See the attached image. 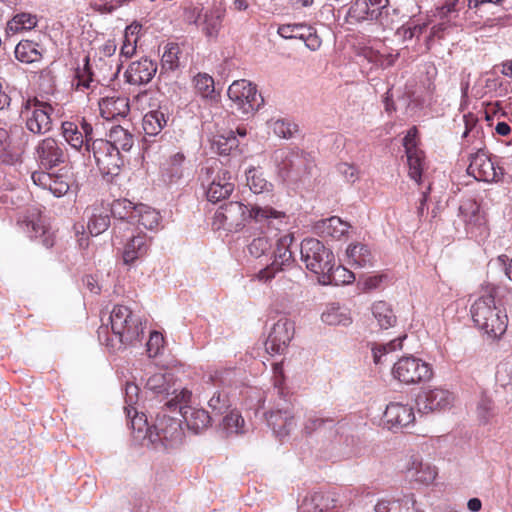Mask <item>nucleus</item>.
I'll return each mask as SVG.
<instances>
[{
	"instance_id": "nucleus-34",
	"label": "nucleus",
	"mask_w": 512,
	"mask_h": 512,
	"mask_svg": "<svg viewBox=\"0 0 512 512\" xmlns=\"http://www.w3.org/2000/svg\"><path fill=\"white\" fill-rule=\"evenodd\" d=\"M346 262L352 268H371L374 265V255L368 245L351 243L346 248Z\"/></svg>"
},
{
	"instance_id": "nucleus-5",
	"label": "nucleus",
	"mask_w": 512,
	"mask_h": 512,
	"mask_svg": "<svg viewBox=\"0 0 512 512\" xmlns=\"http://www.w3.org/2000/svg\"><path fill=\"white\" fill-rule=\"evenodd\" d=\"M276 172L283 181L297 182L310 173L313 161L308 153L286 148L276 150L272 155Z\"/></svg>"
},
{
	"instance_id": "nucleus-49",
	"label": "nucleus",
	"mask_w": 512,
	"mask_h": 512,
	"mask_svg": "<svg viewBox=\"0 0 512 512\" xmlns=\"http://www.w3.org/2000/svg\"><path fill=\"white\" fill-rule=\"evenodd\" d=\"M245 174L247 186L254 194L272 192L273 184L266 180L263 172L259 168L251 167L246 170Z\"/></svg>"
},
{
	"instance_id": "nucleus-17",
	"label": "nucleus",
	"mask_w": 512,
	"mask_h": 512,
	"mask_svg": "<svg viewBox=\"0 0 512 512\" xmlns=\"http://www.w3.org/2000/svg\"><path fill=\"white\" fill-rule=\"evenodd\" d=\"M294 240L293 234H285L281 236L276 242V248L273 251V261L271 265L259 270L254 274L253 279L262 283L271 281L277 272L284 269V267L290 266L293 259V254L290 250V246Z\"/></svg>"
},
{
	"instance_id": "nucleus-35",
	"label": "nucleus",
	"mask_w": 512,
	"mask_h": 512,
	"mask_svg": "<svg viewBox=\"0 0 512 512\" xmlns=\"http://www.w3.org/2000/svg\"><path fill=\"white\" fill-rule=\"evenodd\" d=\"M351 228L350 224L337 216L322 219L315 224V230L318 235L324 238L335 240L342 239Z\"/></svg>"
},
{
	"instance_id": "nucleus-50",
	"label": "nucleus",
	"mask_w": 512,
	"mask_h": 512,
	"mask_svg": "<svg viewBox=\"0 0 512 512\" xmlns=\"http://www.w3.org/2000/svg\"><path fill=\"white\" fill-rule=\"evenodd\" d=\"M331 502L333 500L324 493L314 492L302 500L300 509L303 512H324L332 507Z\"/></svg>"
},
{
	"instance_id": "nucleus-41",
	"label": "nucleus",
	"mask_w": 512,
	"mask_h": 512,
	"mask_svg": "<svg viewBox=\"0 0 512 512\" xmlns=\"http://www.w3.org/2000/svg\"><path fill=\"white\" fill-rule=\"evenodd\" d=\"M355 280L353 272L345 268L344 266H335V260L333 261L332 268L329 272H325L323 276H320L319 283L322 285H343L350 284Z\"/></svg>"
},
{
	"instance_id": "nucleus-44",
	"label": "nucleus",
	"mask_w": 512,
	"mask_h": 512,
	"mask_svg": "<svg viewBox=\"0 0 512 512\" xmlns=\"http://www.w3.org/2000/svg\"><path fill=\"white\" fill-rule=\"evenodd\" d=\"M168 116L160 109L147 112L142 119V127L146 135L156 136L167 125Z\"/></svg>"
},
{
	"instance_id": "nucleus-16",
	"label": "nucleus",
	"mask_w": 512,
	"mask_h": 512,
	"mask_svg": "<svg viewBox=\"0 0 512 512\" xmlns=\"http://www.w3.org/2000/svg\"><path fill=\"white\" fill-rule=\"evenodd\" d=\"M154 428V442L150 447L153 449H167L177 446L182 442L184 433L179 419L166 416H157Z\"/></svg>"
},
{
	"instance_id": "nucleus-55",
	"label": "nucleus",
	"mask_w": 512,
	"mask_h": 512,
	"mask_svg": "<svg viewBox=\"0 0 512 512\" xmlns=\"http://www.w3.org/2000/svg\"><path fill=\"white\" fill-rule=\"evenodd\" d=\"M222 429L227 435L243 434L245 432V421L242 415L235 410L230 411L222 421Z\"/></svg>"
},
{
	"instance_id": "nucleus-23",
	"label": "nucleus",
	"mask_w": 512,
	"mask_h": 512,
	"mask_svg": "<svg viewBox=\"0 0 512 512\" xmlns=\"http://www.w3.org/2000/svg\"><path fill=\"white\" fill-rule=\"evenodd\" d=\"M467 172L476 180L483 182L499 181L503 176V169L496 166V163L482 150H478L470 157Z\"/></svg>"
},
{
	"instance_id": "nucleus-21",
	"label": "nucleus",
	"mask_w": 512,
	"mask_h": 512,
	"mask_svg": "<svg viewBox=\"0 0 512 512\" xmlns=\"http://www.w3.org/2000/svg\"><path fill=\"white\" fill-rule=\"evenodd\" d=\"M294 322L281 316L271 327L265 342L266 351L271 355H282L288 350L294 336Z\"/></svg>"
},
{
	"instance_id": "nucleus-2",
	"label": "nucleus",
	"mask_w": 512,
	"mask_h": 512,
	"mask_svg": "<svg viewBox=\"0 0 512 512\" xmlns=\"http://www.w3.org/2000/svg\"><path fill=\"white\" fill-rule=\"evenodd\" d=\"M286 214L270 206L253 205L248 207L242 202L231 201L220 206L214 215V223L218 228L228 231H239L247 223L253 229L267 228L279 229L285 223Z\"/></svg>"
},
{
	"instance_id": "nucleus-7",
	"label": "nucleus",
	"mask_w": 512,
	"mask_h": 512,
	"mask_svg": "<svg viewBox=\"0 0 512 512\" xmlns=\"http://www.w3.org/2000/svg\"><path fill=\"white\" fill-rule=\"evenodd\" d=\"M202 184L207 200L212 203L228 198L235 188L231 181V173L217 160L208 162L202 169Z\"/></svg>"
},
{
	"instance_id": "nucleus-39",
	"label": "nucleus",
	"mask_w": 512,
	"mask_h": 512,
	"mask_svg": "<svg viewBox=\"0 0 512 512\" xmlns=\"http://www.w3.org/2000/svg\"><path fill=\"white\" fill-rule=\"evenodd\" d=\"M90 216L87 223V229L92 236H97L105 232L110 225V214L108 207L103 205H94L90 209Z\"/></svg>"
},
{
	"instance_id": "nucleus-13",
	"label": "nucleus",
	"mask_w": 512,
	"mask_h": 512,
	"mask_svg": "<svg viewBox=\"0 0 512 512\" xmlns=\"http://www.w3.org/2000/svg\"><path fill=\"white\" fill-rule=\"evenodd\" d=\"M458 217L465 226L466 235L478 243L489 236L487 220L481 206L474 200H466L459 206Z\"/></svg>"
},
{
	"instance_id": "nucleus-33",
	"label": "nucleus",
	"mask_w": 512,
	"mask_h": 512,
	"mask_svg": "<svg viewBox=\"0 0 512 512\" xmlns=\"http://www.w3.org/2000/svg\"><path fill=\"white\" fill-rule=\"evenodd\" d=\"M100 115L106 120L126 117L129 113V99L125 96L113 94L99 101Z\"/></svg>"
},
{
	"instance_id": "nucleus-54",
	"label": "nucleus",
	"mask_w": 512,
	"mask_h": 512,
	"mask_svg": "<svg viewBox=\"0 0 512 512\" xmlns=\"http://www.w3.org/2000/svg\"><path fill=\"white\" fill-rule=\"evenodd\" d=\"M26 231L29 234L30 238H42V244L46 248H50L53 246L54 240L52 238L51 233L46 230L45 226L42 224L39 218L30 219L26 222Z\"/></svg>"
},
{
	"instance_id": "nucleus-12",
	"label": "nucleus",
	"mask_w": 512,
	"mask_h": 512,
	"mask_svg": "<svg viewBox=\"0 0 512 512\" xmlns=\"http://www.w3.org/2000/svg\"><path fill=\"white\" fill-rule=\"evenodd\" d=\"M228 97L233 107L243 115H251L264 103L261 94L250 81L241 79L234 81L228 88Z\"/></svg>"
},
{
	"instance_id": "nucleus-8",
	"label": "nucleus",
	"mask_w": 512,
	"mask_h": 512,
	"mask_svg": "<svg viewBox=\"0 0 512 512\" xmlns=\"http://www.w3.org/2000/svg\"><path fill=\"white\" fill-rule=\"evenodd\" d=\"M54 111L48 102L37 97L23 99L20 117L25 122V127L33 134H45L52 129L51 115Z\"/></svg>"
},
{
	"instance_id": "nucleus-14",
	"label": "nucleus",
	"mask_w": 512,
	"mask_h": 512,
	"mask_svg": "<svg viewBox=\"0 0 512 512\" xmlns=\"http://www.w3.org/2000/svg\"><path fill=\"white\" fill-rule=\"evenodd\" d=\"M392 375L404 384H416L429 381L433 376V369L429 363L420 358L406 356L394 364Z\"/></svg>"
},
{
	"instance_id": "nucleus-25",
	"label": "nucleus",
	"mask_w": 512,
	"mask_h": 512,
	"mask_svg": "<svg viewBox=\"0 0 512 512\" xmlns=\"http://www.w3.org/2000/svg\"><path fill=\"white\" fill-rule=\"evenodd\" d=\"M388 0H354L347 12L351 23L378 20L388 10Z\"/></svg>"
},
{
	"instance_id": "nucleus-24",
	"label": "nucleus",
	"mask_w": 512,
	"mask_h": 512,
	"mask_svg": "<svg viewBox=\"0 0 512 512\" xmlns=\"http://www.w3.org/2000/svg\"><path fill=\"white\" fill-rule=\"evenodd\" d=\"M31 180L36 186L49 191L55 197H62L69 191L71 179L67 171L60 169L57 173L47 170L34 171Z\"/></svg>"
},
{
	"instance_id": "nucleus-9",
	"label": "nucleus",
	"mask_w": 512,
	"mask_h": 512,
	"mask_svg": "<svg viewBox=\"0 0 512 512\" xmlns=\"http://www.w3.org/2000/svg\"><path fill=\"white\" fill-rule=\"evenodd\" d=\"M146 388L162 399H167L165 406L169 410H177L181 401L189 402L192 396V392L178 386L173 374L168 372L151 375L146 381Z\"/></svg>"
},
{
	"instance_id": "nucleus-30",
	"label": "nucleus",
	"mask_w": 512,
	"mask_h": 512,
	"mask_svg": "<svg viewBox=\"0 0 512 512\" xmlns=\"http://www.w3.org/2000/svg\"><path fill=\"white\" fill-rule=\"evenodd\" d=\"M108 210L115 219L113 235L115 239H118L121 237V232L127 230L132 224L136 205L127 199H117L113 201Z\"/></svg>"
},
{
	"instance_id": "nucleus-56",
	"label": "nucleus",
	"mask_w": 512,
	"mask_h": 512,
	"mask_svg": "<svg viewBox=\"0 0 512 512\" xmlns=\"http://www.w3.org/2000/svg\"><path fill=\"white\" fill-rule=\"evenodd\" d=\"M406 337V335H402L388 343L373 346L372 354L375 364H380L384 355L402 349V342Z\"/></svg>"
},
{
	"instance_id": "nucleus-53",
	"label": "nucleus",
	"mask_w": 512,
	"mask_h": 512,
	"mask_svg": "<svg viewBox=\"0 0 512 512\" xmlns=\"http://www.w3.org/2000/svg\"><path fill=\"white\" fill-rule=\"evenodd\" d=\"M185 162V156L183 153H175L169 160L164 164L163 173L170 182L177 181L183 176V164Z\"/></svg>"
},
{
	"instance_id": "nucleus-46",
	"label": "nucleus",
	"mask_w": 512,
	"mask_h": 512,
	"mask_svg": "<svg viewBox=\"0 0 512 512\" xmlns=\"http://www.w3.org/2000/svg\"><path fill=\"white\" fill-rule=\"evenodd\" d=\"M371 312L378 325L383 329L393 327L396 323V315L392 306L386 301H376L371 306Z\"/></svg>"
},
{
	"instance_id": "nucleus-15",
	"label": "nucleus",
	"mask_w": 512,
	"mask_h": 512,
	"mask_svg": "<svg viewBox=\"0 0 512 512\" xmlns=\"http://www.w3.org/2000/svg\"><path fill=\"white\" fill-rule=\"evenodd\" d=\"M62 136L66 143L75 151L90 157V147L94 139L92 124L85 118L76 121H65L61 126Z\"/></svg>"
},
{
	"instance_id": "nucleus-31",
	"label": "nucleus",
	"mask_w": 512,
	"mask_h": 512,
	"mask_svg": "<svg viewBox=\"0 0 512 512\" xmlns=\"http://www.w3.org/2000/svg\"><path fill=\"white\" fill-rule=\"evenodd\" d=\"M156 72V62L148 58H142L130 64L125 76L128 83L132 85H143L149 83L155 76Z\"/></svg>"
},
{
	"instance_id": "nucleus-61",
	"label": "nucleus",
	"mask_w": 512,
	"mask_h": 512,
	"mask_svg": "<svg viewBox=\"0 0 512 512\" xmlns=\"http://www.w3.org/2000/svg\"><path fill=\"white\" fill-rule=\"evenodd\" d=\"M494 410L493 401L487 396H482L476 407L479 421L484 424L488 423L489 420L494 416Z\"/></svg>"
},
{
	"instance_id": "nucleus-59",
	"label": "nucleus",
	"mask_w": 512,
	"mask_h": 512,
	"mask_svg": "<svg viewBox=\"0 0 512 512\" xmlns=\"http://www.w3.org/2000/svg\"><path fill=\"white\" fill-rule=\"evenodd\" d=\"M196 92L203 98H213L215 86L213 78L208 74H198L194 77Z\"/></svg>"
},
{
	"instance_id": "nucleus-18",
	"label": "nucleus",
	"mask_w": 512,
	"mask_h": 512,
	"mask_svg": "<svg viewBox=\"0 0 512 512\" xmlns=\"http://www.w3.org/2000/svg\"><path fill=\"white\" fill-rule=\"evenodd\" d=\"M33 155L42 170H50L64 164L68 159L65 145L53 137L40 140L34 147Z\"/></svg>"
},
{
	"instance_id": "nucleus-40",
	"label": "nucleus",
	"mask_w": 512,
	"mask_h": 512,
	"mask_svg": "<svg viewBox=\"0 0 512 512\" xmlns=\"http://www.w3.org/2000/svg\"><path fill=\"white\" fill-rule=\"evenodd\" d=\"M321 319L325 324L333 326H348L352 323L349 309L337 303L328 304L321 315Z\"/></svg>"
},
{
	"instance_id": "nucleus-19",
	"label": "nucleus",
	"mask_w": 512,
	"mask_h": 512,
	"mask_svg": "<svg viewBox=\"0 0 512 512\" xmlns=\"http://www.w3.org/2000/svg\"><path fill=\"white\" fill-rule=\"evenodd\" d=\"M401 472L407 480L419 486L433 484L437 476L436 467L424 461L419 453H412L405 457Z\"/></svg>"
},
{
	"instance_id": "nucleus-3",
	"label": "nucleus",
	"mask_w": 512,
	"mask_h": 512,
	"mask_svg": "<svg viewBox=\"0 0 512 512\" xmlns=\"http://www.w3.org/2000/svg\"><path fill=\"white\" fill-rule=\"evenodd\" d=\"M500 289L498 286H489L485 294L478 297L470 308L475 325L492 338L502 336L508 325L506 312L495 302V297L499 295Z\"/></svg>"
},
{
	"instance_id": "nucleus-27",
	"label": "nucleus",
	"mask_w": 512,
	"mask_h": 512,
	"mask_svg": "<svg viewBox=\"0 0 512 512\" xmlns=\"http://www.w3.org/2000/svg\"><path fill=\"white\" fill-rule=\"evenodd\" d=\"M416 136L417 129H409L403 139V146L407 155L409 176L419 184L425 167V158L423 151L417 148Z\"/></svg>"
},
{
	"instance_id": "nucleus-57",
	"label": "nucleus",
	"mask_w": 512,
	"mask_h": 512,
	"mask_svg": "<svg viewBox=\"0 0 512 512\" xmlns=\"http://www.w3.org/2000/svg\"><path fill=\"white\" fill-rule=\"evenodd\" d=\"M273 133L283 139H289L297 131V125L286 119H272L268 122Z\"/></svg>"
},
{
	"instance_id": "nucleus-6",
	"label": "nucleus",
	"mask_w": 512,
	"mask_h": 512,
	"mask_svg": "<svg viewBox=\"0 0 512 512\" xmlns=\"http://www.w3.org/2000/svg\"><path fill=\"white\" fill-rule=\"evenodd\" d=\"M348 427L343 422H336L329 417L313 414L309 415L304 424V431L307 434L320 432L333 444V448L342 454L348 455L350 451L346 448L354 442V439L347 433Z\"/></svg>"
},
{
	"instance_id": "nucleus-43",
	"label": "nucleus",
	"mask_w": 512,
	"mask_h": 512,
	"mask_svg": "<svg viewBox=\"0 0 512 512\" xmlns=\"http://www.w3.org/2000/svg\"><path fill=\"white\" fill-rule=\"evenodd\" d=\"M42 48L31 40H22L15 47V57L23 63L38 62L42 58Z\"/></svg>"
},
{
	"instance_id": "nucleus-29",
	"label": "nucleus",
	"mask_w": 512,
	"mask_h": 512,
	"mask_svg": "<svg viewBox=\"0 0 512 512\" xmlns=\"http://www.w3.org/2000/svg\"><path fill=\"white\" fill-rule=\"evenodd\" d=\"M151 237L138 232L128 237L122 248V261L124 265L132 266L144 258L150 249Z\"/></svg>"
},
{
	"instance_id": "nucleus-11",
	"label": "nucleus",
	"mask_w": 512,
	"mask_h": 512,
	"mask_svg": "<svg viewBox=\"0 0 512 512\" xmlns=\"http://www.w3.org/2000/svg\"><path fill=\"white\" fill-rule=\"evenodd\" d=\"M231 370L215 371L210 374L208 379L201 384L199 398L206 400L208 407L216 416L225 413L230 407V401L227 393L220 389V386L225 385L226 379L224 374H231Z\"/></svg>"
},
{
	"instance_id": "nucleus-42",
	"label": "nucleus",
	"mask_w": 512,
	"mask_h": 512,
	"mask_svg": "<svg viewBox=\"0 0 512 512\" xmlns=\"http://www.w3.org/2000/svg\"><path fill=\"white\" fill-rule=\"evenodd\" d=\"M38 18L35 14L21 12L15 14L6 24V33L14 35L29 31L37 26Z\"/></svg>"
},
{
	"instance_id": "nucleus-37",
	"label": "nucleus",
	"mask_w": 512,
	"mask_h": 512,
	"mask_svg": "<svg viewBox=\"0 0 512 512\" xmlns=\"http://www.w3.org/2000/svg\"><path fill=\"white\" fill-rule=\"evenodd\" d=\"M135 414L131 418V428L133 438L142 446L150 447L151 442H154V428L150 427L147 422V417L144 413H138L136 409L132 410Z\"/></svg>"
},
{
	"instance_id": "nucleus-60",
	"label": "nucleus",
	"mask_w": 512,
	"mask_h": 512,
	"mask_svg": "<svg viewBox=\"0 0 512 512\" xmlns=\"http://www.w3.org/2000/svg\"><path fill=\"white\" fill-rule=\"evenodd\" d=\"M458 0H446L445 3L436 8L434 17L438 20H445L450 23L458 16Z\"/></svg>"
},
{
	"instance_id": "nucleus-63",
	"label": "nucleus",
	"mask_w": 512,
	"mask_h": 512,
	"mask_svg": "<svg viewBox=\"0 0 512 512\" xmlns=\"http://www.w3.org/2000/svg\"><path fill=\"white\" fill-rule=\"evenodd\" d=\"M398 512H420L413 493L398 494Z\"/></svg>"
},
{
	"instance_id": "nucleus-1",
	"label": "nucleus",
	"mask_w": 512,
	"mask_h": 512,
	"mask_svg": "<svg viewBox=\"0 0 512 512\" xmlns=\"http://www.w3.org/2000/svg\"><path fill=\"white\" fill-rule=\"evenodd\" d=\"M272 370L273 388L266 393L262 408L265 410L267 425L277 438L283 439L296 428L294 403L285 386L282 363H274Z\"/></svg>"
},
{
	"instance_id": "nucleus-36",
	"label": "nucleus",
	"mask_w": 512,
	"mask_h": 512,
	"mask_svg": "<svg viewBox=\"0 0 512 512\" xmlns=\"http://www.w3.org/2000/svg\"><path fill=\"white\" fill-rule=\"evenodd\" d=\"M226 9L221 3L215 5L212 9L205 11L202 17H199V23L204 34L209 38H216L222 27Z\"/></svg>"
},
{
	"instance_id": "nucleus-51",
	"label": "nucleus",
	"mask_w": 512,
	"mask_h": 512,
	"mask_svg": "<svg viewBox=\"0 0 512 512\" xmlns=\"http://www.w3.org/2000/svg\"><path fill=\"white\" fill-rule=\"evenodd\" d=\"M364 57L375 66L380 68H388L392 66L398 59L399 53H391L386 50L368 47L363 50Z\"/></svg>"
},
{
	"instance_id": "nucleus-22",
	"label": "nucleus",
	"mask_w": 512,
	"mask_h": 512,
	"mask_svg": "<svg viewBox=\"0 0 512 512\" xmlns=\"http://www.w3.org/2000/svg\"><path fill=\"white\" fill-rule=\"evenodd\" d=\"M454 402V393L443 387L423 390L416 400L418 411L423 414L445 411L450 409Z\"/></svg>"
},
{
	"instance_id": "nucleus-52",
	"label": "nucleus",
	"mask_w": 512,
	"mask_h": 512,
	"mask_svg": "<svg viewBox=\"0 0 512 512\" xmlns=\"http://www.w3.org/2000/svg\"><path fill=\"white\" fill-rule=\"evenodd\" d=\"M238 146V140L233 131L216 134L211 140V149L219 155H229Z\"/></svg>"
},
{
	"instance_id": "nucleus-58",
	"label": "nucleus",
	"mask_w": 512,
	"mask_h": 512,
	"mask_svg": "<svg viewBox=\"0 0 512 512\" xmlns=\"http://www.w3.org/2000/svg\"><path fill=\"white\" fill-rule=\"evenodd\" d=\"M179 47L177 44L169 43L165 46L161 58L162 70L174 71L179 66Z\"/></svg>"
},
{
	"instance_id": "nucleus-28",
	"label": "nucleus",
	"mask_w": 512,
	"mask_h": 512,
	"mask_svg": "<svg viewBox=\"0 0 512 512\" xmlns=\"http://www.w3.org/2000/svg\"><path fill=\"white\" fill-rule=\"evenodd\" d=\"M384 421L390 430L407 428L415 421L413 407L408 403L390 402L384 412Z\"/></svg>"
},
{
	"instance_id": "nucleus-26",
	"label": "nucleus",
	"mask_w": 512,
	"mask_h": 512,
	"mask_svg": "<svg viewBox=\"0 0 512 512\" xmlns=\"http://www.w3.org/2000/svg\"><path fill=\"white\" fill-rule=\"evenodd\" d=\"M277 33L285 39L303 40L306 47L311 51L320 48L322 40L314 27L305 23H287L279 25Z\"/></svg>"
},
{
	"instance_id": "nucleus-32",
	"label": "nucleus",
	"mask_w": 512,
	"mask_h": 512,
	"mask_svg": "<svg viewBox=\"0 0 512 512\" xmlns=\"http://www.w3.org/2000/svg\"><path fill=\"white\" fill-rule=\"evenodd\" d=\"M187 403L188 402L181 401L177 409H179L188 429L196 434L207 429L212 419L208 412L202 408L186 406L185 404Z\"/></svg>"
},
{
	"instance_id": "nucleus-47",
	"label": "nucleus",
	"mask_w": 512,
	"mask_h": 512,
	"mask_svg": "<svg viewBox=\"0 0 512 512\" xmlns=\"http://www.w3.org/2000/svg\"><path fill=\"white\" fill-rule=\"evenodd\" d=\"M283 224L280 226L282 227ZM281 228H279L280 230ZM260 234L255 236L248 244V252L254 258H260L261 256L266 255L268 251L271 249V241L269 232L273 230L278 231L276 228H267L266 226L263 229H258Z\"/></svg>"
},
{
	"instance_id": "nucleus-38",
	"label": "nucleus",
	"mask_w": 512,
	"mask_h": 512,
	"mask_svg": "<svg viewBox=\"0 0 512 512\" xmlns=\"http://www.w3.org/2000/svg\"><path fill=\"white\" fill-rule=\"evenodd\" d=\"M132 224H138L147 230L156 231L161 224V215L159 211L146 204H138L134 211Z\"/></svg>"
},
{
	"instance_id": "nucleus-64",
	"label": "nucleus",
	"mask_w": 512,
	"mask_h": 512,
	"mask_svg": "<svg viewBox=\"0 0 512 512\" xmlns=\"http://www.w3.org/2000/svg\"><path fill=\"white\" fill-rule=\"evenodd\" d=\"M398 509V495L383 497L374 506L375 512H398Z\"/></svg>"
},
{
	"instance_id": "nucleus-20",
	"label": "nucleus",
	"mask_w": 512,
	"mask_h": 512,
	"mask_svg": "<svg viewBox=\"0 0 512 512\" xmlns=\"http://www.w3.org/2000/svg\"><path fill=\"white\" fill-rule=\"evenodd\" d=\"M91 155L100 172L104 175H117L123 165L120 152L115 149V146H112L102 138L92 141L90 147Z\"/></svg>"
},
{
	"instance_id": "nucleus-4",
	"label": "nucleus",
	"mask_w": 512,
	"mask_h": 512,
	"mask_svg": "<svg viewBox=\"0 0 512 512\" xmlns=\"http://www.w3.org/2000/svg\"><path fill=\"white\" fill-rule=\"evenodd\" d=\"M108 322L120 347L132 345L140 341L144 334V327L139 315L128 306L115 305L108 316Z\"/></svg>"
},
{
	"instance_id": "nucleus-62",
	"label": "nucleus",
	"mask_w": 512,
	"mask_h": 512,
	"mask_svg": "<svg viewBox=\"0 0 512 512\" xmlns=\"http://www.w3.org/2000/svg\"><path fill=\"white\" fill-rule=\"evenodd\" d=\"M496 379L502 387L512 389V363H500L497 368Z\"/></svg>"
},
{
	"instance_id": "nucleus-10",
	"label": "nucleus",
	"mask_w": 512,
	"mask_h": 512,
	"mask_svg": "<svg viewBox=\"0 0 512 512\" xmlns=\"http://www.w3.org/2000/svg\"><path fill=\"white\" fill-rule=\"evenodd\" d=\"M301 260L306 268L317 275L318 279L329 272L335 259L333 252L315 238H307L301 242Z\"/></svg>"
},
{
	"instance_id": "nucleus-45",
	"label": "nucleus",
	"mask_w": 512,
	"mask_h": 512,
	"mask_svg": "<svg viewBox=\"0 0 512 512\" xmlns=\"http://www.w3.org/2000/svg\"><path fill=\"white\" fill-rule=\"evenodd\" d=\"M108 139L105 141L115 146L119 152L120 150L127 152L134 144L133 135L120 125L112 126L108 132Z\"/></svg>"
},
{
	"instance_id": "nucleus-48",
	"label": "nucleus",
	"mask_w": 512,
	"mask_h": 512,
	"mask_svg": "<svg viewBox=\"0 0 512 512\" xmlns=\"http://www.w3.org/2000/svg\"><path fill=\"white\" fill-rule=\"evenodd\" d=\"M95 83L96 81L89 64V57H85L83 66H78L75 69L74 77L72 80V87H74L77 91H85L93 88Z\"/></svg>"
}]
</instances>
